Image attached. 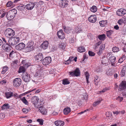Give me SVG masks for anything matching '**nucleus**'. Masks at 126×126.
I'll return each mask as SVG.
<instances>
[{
    "label": "nucleus",
    "mask_w": 126,
    "mask_h": 126,
    "mask_svg": "<svg viewBox=\"0 0 126 126\" xmlns=\"http://www.w3.org/2000/svg\"><path fill=\"white\" fill-rule=\"evenodd\" d=\"M126 89V81H122L120 83L119 86V90L123 91Z\"/></svg>",
    "instance_id": "obj_10"
},
{
    "label": "nucleus",
    "mask_w": 126,
    "mask_h": 126,
    "mask_svg": "<svg viewBox=\"0 0 126 126\" xmlns=\"http://www.w3.org/2000/svg\"><path fill=\"white\" fill-rule=\"evenodd\" d=\"M25 8V6L24 5L22 4L20 5L17 7V9L20 11H22Z\"/></svg>",
    "instance_id": "obj_30"
},
{
    "label": "nucleus",
    "mask_w": 126,
    "mask_h": 126,
    "mask_svg": "<svg viewBox=\"0 0 126 126\" xmlns=\"http://www.w3.org/2000/svg\"><path fill=\"white\" fill-rule=\"evenodd\" d=\"M8 67L6 66L4 67L3 68L2 71L1 72V74H5L8 70Z\"/></svg>",
    "instance_id": "obj_39"
},
{
    "label": "nucleus",
    "mask_w": 126,
    "mask_h": 126,
    "mask_svg": "<svg viewBox=\"0 0 126 126\" xmlns=\"http://www.w3.org/2000/svg\"><path fill=\"white\" fill-rule=\"evenodd\" d=\"M39 110L41 113L43 114L46 115L47 114L46 109L43 106H41L39 107Z\"/></svg>",
    "instance_id": "obj_19"
},
{
    "label": "nucleus",
    "mask_w": 126,
    "mask_h": 126,
    "mask_svg": "<svg viewBox=\"0 0 126 126\" xmlns=\"http://www.w3.org/2000/svg\"><path fill=\"white\" fill-rule=\"evenodd\" d=\"M71 29L69 28L68 27H67L66 29L64 30V31L66 33H70L71 31Z\"/></svg>",
    "instance_id": "obj_50"
},
{
    "label": "nucleus",
    "mask_w": 126,
    "mask_h": 126,
    "mask_svg": "<svg viewBox=\"0 0 126 126\" xmlns=\"http://www.w3.org/2000/svg\"><path fill=\"white\" fill-rule=\"evenodd\" d=\"M6 13L4 12L0 16V17L2 18H3L6 15Z\"/></svg>",
    "instance_id": "obj_60"
},
{
    "label": "nucleus",
    "mask_w": 126,
    "mask_h": 126,
    "mask_svg": "<svg viewBox=\"0 0 126 126\" xmlns=\"http://www.w3.org/2000/svg\"><path fill=\"white\" fill-rule=\"evenodd\" d=\"M59 46L60 48L64 49L65 48L66 45L64 43H61L60 44Z\"/></svg>",
    "instance_id": "obj_44"
},
{
    "label": "nucleus",
    "mask_w": 126,
    "mask_h": 126,
    "mask_svg": "<svg viewBox=\"0 0 126 126\" xmlns=\"http://www.w3.org/2000/svg\"><path fill=\"white\" fill-rule=\"evenodd\" d=\"M68 2L67 0H62L60 4V6L63 8L66 7L68 5Z\"/></svg>",
    "instance_id": "obj_18"
},
{
    "label": "nucleus",
    "mask_w": 126,
    "mask_h": 126,
    "mask_svg": "<svg viewBox=\"0 0 126 126\" xmlns=\"http://www.w3.org/2000/svg\"><path fill=\"white\" fill-rule=\"evenodd\" d=\"M113 114H114L117 115L120 113V112L118 111H113Z\"/></svg>",
    "instance_id": "obj_64"
},
{
    "label": "nucleus",
    "mask_w": 126,
    "mask_h": 126,
    "mask_svg": "<svg viewBox=\"0 0 126 126\" xmlns=\"http://www.w3.org/2000/svg\"><path fill=\"white\" fill-rule=\"evenodd\" d=\"M85 75L86 77V79L87 81V84L89 83V81L88 80V79L89 78V74L87 72H86L85 73Z\"/></svg>",
    "instance_id": "obj_42"
},
{
    "label": "nucleus",
    "mask_w": 126,
    "mask_h": 126,
    "mask_svg": "<svg viewBox=\"0 0 126 126\" xmlns=\"http://www.w3.org/2000/svg\"><path fill=\"white\" fill-rule=\"evenodd\" d=\"M22 78L23 81L25 82H29L31 79L30 74L27 73L23 74L22 76Z\"/></svg>",
    "instance_id": "obj_7"
},
{
    "label": "nucleus",
    "mask_w": 126,
    "mask_h": 126,
    "mask_svg": "<svg viewBox=\"0 0 126 126\" xmlns=\"http://www.w3.org/2000/svg\"><path fill=\"white\" fill-rule=\"evenodd\" d=\"M101 101L99 100L94 102L93 104V106H95L97 105H98L100 103Z\"/></svg>",
    "instance_id": "obj_52"
},
{
    "label": "nucleus",
    "mask_w": 126,
    "mask_h": 126,
    "mask_svg": "<svg viewBox=\"0 0 126 126\" xmlns=\"http://www.w3.org/2000/svg\"><path fill=\"white\" fill-rule=\"evenodd\" d=\"M101 44V41H99L96 44L94 45V49L96 51H98L99 48H98L99 46H100Z\"/></svg>",
    "instance_id": "obj_26"
},
{
    "label": "nucleus",
    "mask_w": 126,
    "mask_h": 126,
    "mask_svg": "<svg viewBox=\"0 0 126 126\" xmlns=\"http://www.w3.org/2000/svg\"><path fill=\"white\" fill-rule=\"evenodd\" d=\"M22 110L23 112L25 113H27L28 111V110L26 108H23V109Z\"/></svg>",
    "instance_id": "obj_56"
},
{
    "label": "nucleus",
    "mask_w": 126,
    "mask_h": 126,
    "mask_svg": "<svg viewBox=\"0 0 126 126\" xmlns=\"http://www.w3.org/2000/svg\"><path fill=\"white\" fill-rule=\"evenodd\" d=\"M77 50L80 53L84 52L85 51V49L84 47L81 46L78 47Z\"/></svg>",
    "instance_id": "obj_27"
},
{
    "label": "nucleus",
    "mask_w": 126,
    "mask_h": 126,
    "mask_svg": "<svg viewBox=\"0 0 126 126\" xmlns=\"http://www.w3.org/2000/svg\"><path fill=\"white\" fill-rule=\"evenodd\" d=\"M37 121L39 123L40 125H43L44 120L43 119H38L37 120Z\"/></svg>",
    "instance_id": "obj_48"
},
{
    "label": "nucleus",
    "mask_w": 126,
    "mask_h": 126,
    "mask_svg": "<svg viewBox=\"0 0 126 126\" xmlns=\"http://www.w3.org/2000/svg\"><path fill=\"white\" fill-rule=\"evenodd\" d=\"M5 94L7 98H9L13 96L12 92H8L5 93Z\"/></svg>",
    "instance_id": "obj_32"
},
{
    "label": "nucleus",
    "mask_w": 126,
    "mask_h": 126,
    "mask_svg": "<svg viewBox=\"0 0 126 126\" xmlns=\"http://www.w3.org/2000/svg\"><path fill=\"white\" fill-rule=\"evenodd\" d=\"M5 35L9 38L15 35V32L11 28L7 29L4 32Z\"/></svg>",
    "instance_id": "obj_2"
},
{
    "label": "nucleus",
    "mask_w": 126,
    "mask_h": 126,
    "mask_svg": "<svg viewBox=\"0 0 126 126\" xmlns=\"http://www.w3.org/2000/svg\"><path fill=\"white\" fill-rule=\"evenodd\" d=\"M36 88H35V89H34L33 90H31L29 91H27L26 92L24 93L21 94H20V95H19V97L20 98H21V97L23 95H24L26 94H27L28 93H29L33 91H34L35 90H36Z\"/></svg>",
    "instance_id": "obj_35"
},
{
    "label": "nucleus",
    "mask_w": 126,
    "mask_h": 126,
    "mask_svg": "<svg viewBox=\"0 0 126 126\" xmlns=\"http://www.w3.org/2000/svg\"><path fill=\"white\" fill-rule=\"evenodd\" d=\"M25 46V44L22 43L16 45L15 48L17 50H21L23 49L24 48Z\"/></svg>",
    "instance_id": "obj_13"
},
{
    "label": "nucleus",
    "mask_w": 126,
    "mask_h": 126,
    "mask_svg": "<svg viewBox=\"0 0 126 126\" xmlns=\"http://www.w3.org/2000/svg\"><path fill=\"white\" fill-rule=\"evenodd\" d=\"M73 58V57H70L69 59L66 61V64H69L72 61V59Z\"/></svg>",
    "instance_id": "obj_47"
},
{
    "label": "nucleus",
    "mask_w": 126,
    "mask_h": 126,
    "mask_svg": "<svg viewBox=\"0 0 126 126\" xmlns=\"http://www.w3.org/2000/svg\"><path fill=\"white\" fill-rule=\"evenodd\" d=\"M36 4L35 2H30L25 6V8L28 10H31L33 8Z\"/></svg>",
    "instance_id": "obj_8"
},
{
    "label": "nucleus",
    "mask_w": 126,
    "mask_h": 126,
    "mask_svg": "<svg viewBox=\"0 0 126 126\" xmlns=\"http://www.w3.org/2000/svg\"><path fill=\"white\" fill-rule=\"evenodd\" d=\"M105 45L104 44H102L100 47L98 51H97V54L100 55L102 54L103 51L105 49Z\"/></svg>",
    "instance_id": "obj_11"
},
{
    "label": "nucleus",
    "mask_w": 126,
    "mask_h": 126,
    "mask_svg": "<svg viewBox=\"0 0 126 126\" xmlns=\"http://www.w3.org/2000/svg\"><path fill=\"white\" fill-rule=\"evenodd\" d=\"M120 25H122L123 24V21L121 19H119L117 22Z\"/></svg>",
    "instance_id": "obj_54"
},
{
    "label": "nucleus",
    "mask_w": 126,
    "mask_h": 126,
    "mask_svg": "<svg viewBox=\"0 0 126 126\" xmlns=\"http://www.w3.org/2000/svg\"><path fill=\"white\" fill-rule=\"evenodd\" d=\"M13 82L14 86L17 87L20 85L21 80L20 78H17L14 80Z\"/></svg>",
    "instance_id": "obj_4"
},
{
    "label": "nucleus",
    "mask_w": 126,
    "mask_h": 126,
    "mask_svg": "<svg viewBox=\"0 0 126 126\" xmlns=\"http://www.w3.org/2000/svg\"><path fill=\"white\" fill-rule=\"evenodd\" d=\"M17 13V10L15 9H13L10 11L6 15L8 20H11L13 19L15 17Z\"/></svg>",
    "instance_id": "obj_1"
},
{
    "label": "nucleus",
    "mask_w": 126,
    "mask_h": 126,
    "mask_svg": "<svg viewBox=\"0 0 126 126\" xmlns=\"http://www.w3.org/2000/svg\"><path fill=\"white\" fill-rule=\"evenodd\" d=\"M13 2L11 1H8L6 4V6L7 7H11L13 5Z\"/></svg>",
    "instance_id": "obj_49"
},
{
    "label": "nucleus",
    "mask_w": 126,
    "mask_h": 126,
    "mask_svg": "<svg viewBox=\"0 0 126 126\" xmlns=\"http://www.w3.org/2000/svg\"><path fill=\"white\" fill-rule=\"evenodd\" d=\"M121 19L123 21V22L124 23H126V18H123Z\"/></svg>",
    "instance_id": "obj_59"
},
{
    "label": "nucleus",
    "mask_w": 126,
    "mask_h": 126,
    "mask_svg": "<svg viewBox=\"0 0 126 126\" xmlns=\"http://www.w3.org/2000/svg\"><path fill=\"white\" fill-rule=\"evenodd\" d=\"M108 89L107 88H104L102 91L101 92L103 93H104L105 91H106L107 90H108Z\"/></svg>",
    "instance_id": "obj_63"
},
{
    "label": "nucleus",
    "mask_w": 126,
    "mask_h": 126,
    "mask_svg": "<svg viewBox=\"0 0 126 126\" xmlns=\"http://www.w3.org/2000/svg\"><path fill=\"white\" fill-rule=\"evenodd\" d=\"M106 115L107 117L109 118L110 120H112V113L110 112H107L106 113Z\"/></svg>",
    "instance_id": "obj_33"
},
{
    "label": "nucleus",
    "mask_w": 126,
    "mask_h": 126,
    "mask_svg": "<svg viewBox=\"0 0 126 126\" xmlns=\"http://www.w3.org/2000/svg\"><path fill=\"white\" fill-rule=\"evenodd\" d=\"M70 108L68 107L65 108L63 110V113L64 114L67 115L71 111Z\"/></svg>",
    "instance_id": "obj_25"
},
{
    "label": "nucleus",
    "mask_w": 126,
    "mask_h": 126,
    "mask_svg": "<svg viewBox=\"0 0 126 126\" xmlns=\"http://www.w3.org/2000/svg\"><path fill=\"white\" fill-rule=\"evenodd\" d=\"M119 48L117 47H113L112 48V50L114 52H116L119 51Z\"/></svg>",
    "instance_id": "obj_46"
},
{
    "label": "nucleus",
    "mask_w": 126,
    "mask_h": 126,
    "mask_svg": "<svg viewBox=\"0 0 126 126\" xmlns=\"http://www.w3.org/2000/svg\"><path fill=\"white\" fill-rule=\"evenodd\" d=\"M48 43L47 41L44 42L41 45V46L43 49H46L48 47Z\"/></svg>",
    "instance_id": "obj_21"
},
{
    "label": "nucleus",
    "mask_w": 126,
    "mask_h": 126,
    "mask_svg": "<svg viewBox=\"0 0 126 126\" xmlns=\"http://www.w3.org/2000/svg\"><path fill=\"white\" fill-rule=\"evenodd\" d=\"M57 34L58 37L60 39H63L65 38V35L63 32L62 30H61L58 31Z\"/></svg>",
    "instance_id": "obj_14"
},
{
    "label": "nucleus",
    "mask_w": 126,
    "mask_h": 126,
    "mask_svg": "<svg viewBox=\"0 0 126 126\" xmlns=\"http://www.w3.org/2000/svg\"><path fill=\"white\" fill-rule=\"evenodd\" d=\"M62 84L64 85L69 84L70 83V82L67 79H65L62 80Z\"/></svg>",
    "instance_id": "obj_41"
},
{
    "label": "nucleus",
    "mask_w": 126,
    "mask_h": 126,
    "mask_svg": "<svg viewBox=\"0 0 126 126\" xmlns=\"http://www.w3.org/2000/svg\"><path fill=\"white\" fill-rule=\"evenodd\" d=\"M1 38L3 42V44L8 43V39L7 37H2Z\"/></svg>",
    "instance_id": "obj_43"
},
{
    "label": "nucleus",
    "mask_w": 126,
    "mask_h": 126,
    "mask_svg": "<svg viewBox=\"0 0 126 126\" xmlns=\"http://www.w3.org/2000/svg\"><path fill=\"white\" fill-rule=\"evenodd\" d=\"M99 24L101 27H104L107 25V20H103L100 21L99 22Z\"/></svg>",
    "instance_id": "obj_28"
},
{
    "label": "nucleus",
    "mask_w": 126,
    "mask_h": 126,
    "mask_svg": "<svg viewBox=\"0 0 126 126\" xmlns=\"http://www.w3.org/2000/svg\"><path fill=\"white\" fill-rule=\"evenodd\" d=\"M18 62V61L17 60H15L14 61H12V63H13V64H17Z\"/></svg>",
    "instance_id": "obj_61"
},
{
    "label": "nucleus",
    "mask_w": 126,
    "mask_h": 126,
    "mask_svg": "<svg viewBox=\"0 0 126 126\" xmlns=\"http://www.w3.org/2000/svg\"><path fill=\"white\" fill-rule=\"evenodd\" d=\"M14 51L12 50L9 54V56L11 58H13L14 57Z\"/></svg>",
    "instance_id": "obj_53"
},
{
    "label": "nucleus",
    "mask_w": 126,
    "mask_h": 126,
    "mask_svg": "<svg viewBox=\"0 0 126 126\" xmlns=\"http://www.w3.org/2000/svg\"><path fill=\"white\" fill-rule=\"evenodd\" d=\"M116 14L119 16H123L126 14V10L123 8L117 10Z\"/></svg>",
    "instance_id": "obj_9"
},
{
    "label": "nucleus",
    "mask_w": 126,
    "mask_h": 126,
    "mask_svg": "<svg viewBox=\"0 0 126 126\" xmlns=\"http://www.w3.org/2000/svg\"><path fill=\"white\" fill-rule=\"evenodd\" d=\"M8 42L9 45L11 46H13L16 44V43L13 38L9 39Z\"/></svg>",
    "instance_id": "obj_24"
},
{
    "label": "nucleus",
    "mask_w": 126,
    "mask_h": 126,
    "mask_svg": "<svg viewBox=\"0 0 126 126\" xmlns=\"http://www.w3.org/2000/svg\"><path fill=\"white\" fill-rule=\"evenodd\" d=\"M90 11L92 12L95 13L97 10L96 7L95 6H93L90 9Z\"/></svg>",
    "instance_id": "obj_37"
},
{
    "label": "nucleus",
    "mask_w": 126,
    "mask_h": 126,
    "mask_svg": "<svg viewBox=\"0 0 126 126\" xmlns=\"http://www.w3.org/2000/svg\"><path fill=\"white\" fill-rule=\"evenodd\" d=\"M69 75L72 77H78L80 75V71L79 68H77L75 70L69 72Z\"/></svg>",
    "instance_id": "obj_3"
},
{
    "label": "nucleus",
    "mask_w": 126,
    "mask_h": 126,
    "mask_svg": "<svg viewBox=\"0 0 126 126\" xmlns=\"http://www.w3.org/2000/svg\"><path fill=\"white\" fill-rule=\"evenodd\" d=\"M13 38L14 39L15 41L16 42V44L19 42V38L18 37L15 36L13 37Z\"/></svg>",
    "instance_id": "obj_45"
},
{
    "label": "nucleus",
    "mask_w": 126,
    "mask_h": 126,
    "mask_svg": "<svg viewBox=\"0 0 126 126\" xmlns=\"http://www.w3.org/2000/svg\"><path fill=\"white\" fill-rule=\"evenodd\" d=\"M125 58H124V59H123V58L121 57L118 60V62L119 63H122L123 61L125 59Z\"/></svg>",
    "instance_id": "obj_55"
},
{
    "label": "nucleus",
    "mask_w": 126,
    "mask_h": 126,
    "mask_svg": "<svg viewBox=\"0 0 126 126\" xmlns=\"http://www.w3.org/2000/svg\"><path fill=\"white\" fill-rule=\"evenodd\" d=\"M94 84L96 85H97L100 80V79L98 77L96 76L94 77Z\"/></svg>",
    "instance_id": "obj_29"
},
{
    "label": "nucleus",
    "mask_w": 126,
    "mask_h": 126,
    "mask_svg": "<svg viewBox=\"0 0 126 126\" xmlns=\"http://www.w3.org/2000/svg\"><path fill=\"white\" fill-rule=\"evenodd\" d=\"M25 71V68L23 66H21L19 69V73L20 72L24 73Z\"/></svg>",
    "instance_id": "obj_40"
},
{
    "label": "nucleus",
    "mask_w": 126,
    "mask_h": 126,
    "mask_svg": "<svg viewBox=\"0 0 126 126\" xmlns=\"http://www.w3.org/2000/svg\"><path fill=\"white\" fill-rule=\"evenodd\" d=\"M113 31L110 30L106 31L107 36L109 38H110L111 35L113 33Z\"/></svg>",
    "instance_id": "obj_34"
},
{
    "label": "nucleus",
    "mask_w": 126,
    "mask_h": 126,
    "mask_svg": "<svg viewBox=\"0 0 126 126\" xmlns=\"http://www.w3.org/2000/svg\"><path fill=\"white\" fill-rule=\"evenodd\" d=\"M8 43H3L2 45V48L5 51L8 52L10 47Z\"/></svg>",
    "instance_id": "obj_12"
},
{
    "label": "nucleus",
    "mask_w": 126,
    "mask_h": 126,
    "mask_svg": "<svg viewBox=\"0 0 126 126\" xmlns=\"http://www.w3.org/2000/svg\"><path fill=\"white\" fill-rule=\"evenodd\" d=\"M96 17L95 15H91L88 18V19L89 21L92 23L95 22L96 20Z\"/></svg>",
    "instance_id": "obj_16"
},
{
    "label": "nucleus",
    "mask_w": 126,
    "mask_h": 126,
    "mask_svg": "<svg viewBox=\"0 0 126 126\" xmlns=\"http://www.w3.org/2000/svg\"><path fill=\"white\" fill-rule=\"evenodd\" d=\"M10 106L8 104H5L1 108L2 110L9 109Z\"/></svg>",
    "instance_id": "obj_36"
},
{
    "label": "nucleus",
    "mask_w": 126,
    "mask_h": 126,
    "mask_svg": "<svg viewBox=\"0 0 126 126\" xmlns=\"http://www.w3.org/2000/svg\"><path fill=\"white\" fill-rule=\"evenodd\" d=\"M54 123L57 126H63L64 123L63 121L60 120L56 121Z\"/></svg>",
    "instance_id": "obj_20"
},
{
    "label": "nucleus",
    "mask_w": 126,
    "mask_h": 126,
    "mask_svg": "<svg viewBox=\"0 0 126 126\" xmlns=\"http://www.w3.org/2000/svg\"><path fill=\"white\" fill-rule=\"evenodd\" d=\"M88 58V57L86 56V54L85 53H84L83 55V61H84V60L86 59L87 58Z\"/></svg>",
    "instance_id": "obj_58"
},
{
    "label": "nucleus",
    "mask_w": 126,
    "mask_h": 126,
    "mask_svg": "<svg viewBox=\"0 0 126 126\" xmlns=\"http://www.w3.org/2000/svg\"><path fill=\"white\" fill-rule=\"evenodd\" d=\"M109 60L111 63H113L116 61V57L113 55L110 54L109 56Z\"/></svg>",
    "instance_id": "obj_23"
},
{
    "label": "nucleus",
    "mask_w": 126,
    "mask_h": 126,
    "mask_svg": "<svg viewBox=\"0 0 126 126\" xmlns=\"http://www.w3.org/2000/svg\"><path fill=\"white\" fill-rule=\"evenodd\" d=\"M106 35L105 34L100 35H98V37L101 40H104L106 39Z\"/></svg>",
    "instance_id": "obj_31"
},
{
    "label": "nucleus",
    "mask_w": 126,
    "mask_h": 126,
    "mask_svg": "<svg viewBox=\"0 0 126 126\" xmlns=\"http://www.w3.org/2000/svg\"><path fill=\"white\" fill-rule=\"evenodd\" d=\"M33 43L32 42H29L27 43V46L24 48V49L27 52H29L32 49V46Z\"/></svg>",
    "instance_id": "obj_5"
},
{
    "label": "nucleus",
    "mask_w": 126,
    "mask_h": 126,
    "mask_svg": "<svg viewBox=\"0 0 126 126\" xmlns=\"http://www.w3.org/2000/svg\"><path fill=\"white\" fill-rule=\"evenodd\" d=\"M20 99L25 105H28V102L26 99L25 97H24L22 98H20Z\"/></svg>",
    "instance_id": "obj_38"
},
{
    "label": "nucleus",
    "mask_w": 126,
    "mask_h": 126,
    "mask_svg": "<svg viewBox=\"0 0 126 126\" xmlns=\"http://www.w3.org/2000/svg\"><path fill=\"white\" fill-rule=\"evenodd\" d=\"M51 61V58L50 57H47L42 60V63L44 65H45L50 63Z\"/></svg>",
    "instance_id": "obj_6"
},
{
    "label": "nucleus",
    "mask_w": 126,
    "mask_h": 126,
    "mask_svg": "<svg viewBox=\"0 0 126 126\" xmlns=\"http://www.w3.org/2000/svg\"><path fill=\"white\" fill-rule=\"evenodd\" d=\"M120 75L122 77L126 76V66L123 67L120 73Z\"/></svg>",
    "instance_id": "obj_22"
},
{
    "label": "nucleus",
    "mask_w": 126,
    "mask_h": 126,
    "mask_svg": "<svg viewBox=\"0 0 126 126\" xmlns=\"http://www.w3.org/2000/svg\"><path fill=\"white\" fill-rule=\"evenodd\" d=\"M89 110L88 109H87L86 110H84L83 111H81V112L79 113H78V114H82L86 112V111H88Z\"/></svg>",
    "instance_id": "obj_57"
},
{
    "label": "nucleus",
    "mask_w": 126,
    "mask_h": 126,
    "mask_svg": "<svg viewBox=\"0 0 126 126\" xmlns=\"http://www.w3.org/2000/svg\"><path fill=\"white\" fill-rule=\"evenodd\" d=\"M34 58L36 61L39 62L42 60V59L43 58V55L42 53H39L36 55Z\"/></svg>",
    "instance_id": "obj_15"
},
{
    "label": "nucleus",
    "mask_w": 126,
    "mask_h": 126,
    "mask_svg": "<svg viewBox=\"0 0 126 126\" xmlns=\"http://www.w3.org/2000/svg\"><path fill=\"white\" fill-rule=\"evenodd\" d=\"M39 99L38 97L34 96L32 97L31 101L34 105H36L38 102Z\"/></svg>",
    "instance_id": "obj_17"
},
{
    "label": "nucleus",
    "mask_w": 126,
    "mask_h": 126,
    "mask_svg": "<svg viewBox=\"0 0 126 126\" xmlns=\"http://www.w3.org/2000/svg\"><path fill=\"white\" fill-rule=\"evenodd\" d=\"M88 54L89 56H94L95 54L94 52L90 51H89Z\"/></svg>",
    "instance_id": "obj_51"
},
{
    "label": "nucleus",
    "mask_w": 126,
    "mask_h": 126,
    "mask_svg": "<svg viewBox=\"0 0 126 126\" xmlns=\"http://www.w3.org/2000/svg\"><path fill=\"white\" fill-rule=\"evenodd\" d=\"M4 117V115L2 113L0 114V119H2Z\"/></svg>",
    "instance_id": "obj_62"
}]
</instances>
